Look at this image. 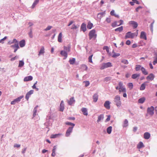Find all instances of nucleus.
Here are the masks:
<instances>
[{"instance_id":"f257e3e1","label":"nucleus","mask_w":157,"mask_h":157,"mask_svg":"<svg viewBox=\"0 0 157 157\" xmlns=\"http://www.w3.org/2000/svg\"><path fill=\"white\" fill-rule=\"evenodd\" d=\"M138 31L135 33H132L130 32L127 33L125 36V38L127 39V38H133L135 36H136L138 35Z\"/></svg>"},{"instance_id":"f03ea898","label":"nucleus","mask_w":157,"mask_h":157,"mask_svg":"<svg viewBox=\"0 0 157 157\" xmlns=\"http://www.w3.org/2000/svg\"><path fill=\"white\" fill-rule=\"evenodd\" d=\"M114 101L117 107H120L121 106V97L119 95H117L115 96Z\"/></svg>"},{"instance_id":"7ed1b4c3","label":"nucleus","mask_w":157,"mask_h":157,"mask_svg":"<svg viewBox=\"0 0 157 157\" xmlns=\"http://www.w3.org/2000/svg\"><path fill=\"white\" fill-rule=\"evenodd\" d=\"M89 36L90 40H91L92 38L95 39L97 37L95 30L94 29L90 31L89 33Z\"/></svg>"},{"instance_id":"20e7f679","label":"nucleus","mask_w":157,"mask_h":157,"mask_svg":"<svg viewBox=\"0 0 157 157\" xmlns=\"http://www.w3.org/2000/svg\"><path fill=\"white\" fill-rule=\"evenodd\" d=\"M112 66V63L110 62H108L106 63H103L101 66L100 69L103 70L105 68H107L109 67H110Z\"/></svg>"},{"instance_id":"39448f33","label":"nucleus","mask_w":157,"mask_h":157,"mask_svg":"<svg viewBox=\"0 0 157 157\" xmlns=\"http://www.w3.org/2000/svg\"><path fill=\"white\" fill-rule=\"evenodd\" d=\"M154 107L153 106H151V107L147 108V112L150 115L152 116L154 114Z\"/></svg>"},{"instance_id":"423d86ee","label":"nucleus","mask_w":157,"mask_h":157,"mask_svg":"<svg viewBox=\"0 0 157 157\" xmlns=\"http://www.w3.org/2000/svg\"><path fill=\"white\" fill-rule=\"evenodd\" d=\"M118 22H120V23L119 24H118L117 23V21H114L113 23H112V26L113 27L118 26L122 25L123 23V21L122 20H120L118 21Z\"/></svg>"},{"instance_id":"0eeeda50","label":"nucleus","mask_w":157,"mask_h":157,"mask_svg":"<svg viewBox=\"0 0 157 157\" xmlns=\"http://www.w3.org/2000/svg\"><path fill=\"white\" fill-rule=\"evenodd\" d=\"M73 129V127H69V128L67 130L65 134V136L66 137H68L70 136L72 132Z\"/></svg>"},{"instance_id":"6e6552de","label":"nucleus","mask_w":157,"mask_h":157,"mask_svg":"<svg viewBox=\"0 0 157 157\" xmlns=\"http://www.w3.org/2000/svg\"><path fill=\"white\" fill-rule=\"evenodd\" d=\"M23 96H20L14 100L13 101H12L11 102V105H14L16 103H17L21 101V99L23 98Z\"/></svg>"},{"instance_id":"1a4fd4ad","label":"nucleus","mask_w":157,"mask_h":157,"mask_svg":"<svg viewBox=\"0 0 157 157\" xmlns=\"http://www.w3.org/2000/svg\"><path fill=\"white\" fill-rule=\"evenodd\" d=\"M129 24L133 27L134 29L136 28L138 26V23L134 21H130L129 22Z\"/></svg>"},{"instance_id":"9d476101","label":"nucleus","mask_w":157,"mask_h":157,"mask_svg":"<svg viewBox=\"0 0 157 157\" xmlns=\"http://www.w3.org/2000/svg\"><path fill=\"white\" fill-rule=\"evenodd\" d=\"M110 102L109 101H106L104 103V105L107 109H109L110 108Z\"/></svg>"},{"instance_id":"9b49d317","label":"nucleus","mask_w":157,"mask_h":157,"mask_svg":"<svg viewBox=\"0 0 157 157\" xmlns=\"http://www.w3.org/2000/svg\"><path fill=\"white\" fill-rule=\"evenodd\" d=\"M33 90H31L27 93L25 96V98L27 100H29V97L31 94H33Z\"/></svg>"},{"instance_id":"f8f14e48","label":"nucleus","mask_w":157,"mask_h":157,"mask_svg":"<svg viewBox=\"0 0 157 157\" xmlns=\"http://www.w3.org/2000/svg\"><path fill=\"white\" fill-rule=\"evenodd\" d=\"M155 77V75L151 73L147 76L146 79L148 80H150L152 81L154 79Z\"/></svg>"},{"instance_id":"ddd939ff","label":"nucleus","mask_w":157,"mask_h":157,"mask_svg":"<svg viewBox=\"0 0 157 157\" xmlns=\"http://www.w3.org/2000/svg\"><path fill=\"white\" fill-rule=\"evenodd\" d=\"M140 37L141 39L147 40V36L146 33L143 31L141 32L140 33Z\"/></svg>"},{"instance_id":"4468645a","label":"nucleus","mask_w":157,"mask_h":157,"mask_svg":"<svg viewBox=\"0 0 157 157\" xmlns=\"http://www.w3.org/2000/svg\"><path fill=\"white\" fill-rule=\"evenodd\" d=\"M60 53L62 56L65 57L64 58V59H65L67 58V52L65 51L62 50L60 51Z\"/></svg>"},{"instance_id":"2eb2a0df","label":"nucleus","mask_w":157,"mask_h":157,"mask_svg":"<svg viewBox=\"0 0 157 157\" xmlns=\"http://www.w3.org/2000/svg\"><path fill=\"white\" fill-rule=\"evenodd\" d=\"M75 100L74 99V98L73 97L71 98L70 100L68 101V104L70 105H72L73 104L75 103Z\"/></svg>"},{"instance_id":"dca6fc26","label":"nucleus","mask_w":157,"mask_h":157,"mask_svg":"<svg viewBox=\"0 0 157 157\" xmlns=\"http://www.w3.org/2000/svg\"><path fill=\"white\" fill-rule=\"evenodd\" d=\"M150 137V134L148 132H146L144 133V137L145 139H148Z\"/></svg>"},{"instance_id":"f3484780","label":"nucleus","mask_w":157,"mask_h":157,"mask_svg":"<svg viewBox=\"0 0 157 157\" xmlns=\"http://www.w3.org/2000/svg\"><path fill=\"white\" fill-rule=\"evenodd\" d=\"M33 77L31 76H29L25 77L24 79L25 82L31 81L33 79Z\"/></svg>"},{"instance_id":"a211bd4d","label":"nucleus","mask_w":157,"mask_h":157,"mask_svg":"<svg viewBox=\"0 0 157 157\" xmlns=\"http://www.w3.org/2000/svg\"><path fill=\"white\" fill-rule=\"evenodd\" d=\"M64 109V102L63 101H61L60 106L59 110L61 111H63Z\"/></svg>"},{"instance_id":"6ab92c4d","label":"nucleus","mask_w":157,"mask_h":157,"mask_svg":"<svg viewBox=\"0 0 157 157\" xmlns=\"http://www.w3.org/2000/svg\"><path fill=\"white\" fill-rule=\"evenodd\" d=\"M81 29L85 32L86 30V25L84 23H83L81 26Z\"/></svg>"},{"instance_id":"aec40b11","label":"nucleus","mask_w":157,"mask_h":157,"mask_svg":"<svg viewBox=\"0 0 157 157\" xmlns=\"http://www.w3.org/2000/svg\"><path fill=\"white\" fill-rule=\"evenodd\" d=\"M105 14V11L99 13L97 15V17L99 19L101 18Z\"/></svg>"},{"instance_id":"412c9836","label":"nucleus","mask_w":157,"mask_h":157,"mask_svg":"<svg viewBox=\"0 0 157 157\" xmlns=\"http://www.w3.org/2000/svg\"><path fill=\"white\" fill-rule=\"evenodd\" d=\"M81 111L84 115L86 116H87L88 115L87 110L86 108H82L81 109Z\"/></svg>"},{"instance_id":"4be33fe9","label":"nucleus","mask_w":157,"mask_h":157,"mask_svg":"<svg viewBox=\"0 0 157 157\" xmlns=\"http://www.w3.org/2000/svg\"><path fill=\"white\" fill-rule=\"evenodd\" d=\"M20 46L22 48L25 45V41L24 40H22L20 41L19 43Z\"/></svg>"},{"instance_id":"5701e85b","label":"nucleus","mask_w":157,"mask_h":157,"mask_svg":"<svg viewBox=\"0 0 157 157\" xmlns=\"http://www.w3.org/2000/svg\"><path fill=\"white\" fill-rule=\"evenodd\" d=\"M62 135L61 133H58L56 134H52L51 136V138H56L58 137L61 136Z\"/></svg>"},{"instance_id":"b1692460","label":"nucleus","mask_w":157,"mask_h":157,"mask_svg":"<svg viewBox=\"0 0 157 157\" xmlns=\"http://www.w3.org/2000/svg\"><path fill=\"white\" fill-rule=\"evenodd\" d=\"M98 96L97 93L95 94L93 96V101L94 102H96L98 100Z\"/></svg>"},{"instance_id":"393cba45","label":"nucleus","mask_w":157,"mask_h":157,"mask_svg":"<svg viewBox=\"0 0 157 157\" xmlns=\"http://www.w3.org/2000/svg\"><path fill=\"white\" fill-rule=\"evenodd\" d=\"M44 47L43 46L41 48V49L39 52L38 54V56H40V55L44 54Z\"/></svg>"},{"instance_id":"a878e982","label":"nucleus","mask_w":157,"mask_h":157,"mask_svg":"<svg viewBox=\"0 0 157 157\" xmlns=\"http://www.w3.org/2000/svg\"><path fill=\"white\" fill-rule=\"evenodd\" d=\"M104 119V115L103 114H101L98 117V119L97 120L98 123L101 120H103Z\"/></svg>"},{"instance_id":"bb28decb","label":"nucleus","mask_w":157,"mask_h":157,"mask_svg":"<svg viewBox=\"0 0 157 157\" xmlns=\"http://www.w3.org/2000/svg\"><path fill=\"white\" fill-rule=\"evenodd\" d=\"M144 147L143 143L142 142H140L137 145V148L138 149H140Z\"/></svg>"},{"instance_id":"cd10ccee","label":"nucleus","mask_w":157,"mask_h":157,"mask_svg":"<svg viewBox=\"0 0 157 157\" xmlns=\"http://www.w3.org/2000/svg\"><path fill=\"white\" fill-rule=\"evenodd\" d=\"M141 71L143 74L145 75H147L148 74L147 71L143 67L141 68Z\"/></svg>"},{"instance_id":"c85d7f7f","label":"nucleus","mask_w":157,"mask_h":157,"mask_svg":"<svg viewBox=\"0 0 157 157\" xmlns=\"http://www.w3.org/2000/svg\"><path fill=\"white\" fill-rule=\"evenodd\" d=\"M11 47L13 48H19V42H17L16 43L14 44L11 45Z\"/></svg>"},{"instance_id":"c756f323","label":"nucleus","mask_w":157,"mask_h":157,"mask_svg":"<svg viewBox=\"0 0 157 157\" xmlns=\"http://www.w3.org/2000/svg\"><path fill=\"white\" fill-rule=\"evenodd\" d=\"M145 98L144 97H143L140 98L138 100V102L139 103H143L145 101Z\"/></svg>"},{"instance_id":"7c9ffc66","label":"nucleus","mask_w":157,"mask_h":157,"mask_svg":"<svg viewBox=\"0 0 157 157\" xmlns=\"http://www.w3.org/2000/svg\"><path fill=\"white\" fill-rule=\"evenodd\" d=\"M119 90L120 92H126V88L124 87H123L121 88H119Z\"/></svg>"},{"instance_id":"2f4dec72","label":"nucleus","mask_w":157,"mask_h":157,"mask_svg":"<svg viewBox=\"0 0 157 157\" xmlns=\"http://www.w3.org/2000/svg\"><path fill=\"white\" fill-rule=\"evenodd\" d=\"M128 125V121L127 119H125L124 121L123 126V127H127Z\"/></svg>"},{"instance_id":"473e14b6","label":"nucleus","mask_w":157,"mask_h":157,"mask_svg":"<svg viewBox=\"0 0 157 157\" xmlns=\"http://www.w3.org/2000/svg\"><path fill=\"white\" fill-rule=\"evenodd\" d=\"M140 74H134L132 75V78L134 79H136L137 77H139Z\"/></svg>"},{"instance_id":"72a5a7b5","label":"nucleus","mask_w":157,"mask_h":157,"mask_svg":"<svg viewBox=\"0 0 157 157\" xmlns=\"http://www.w3.org/2000/svg\"><path fill=\"white\" fill-rule=\"evenodd\" d=\"M112 126H109L107 128V132L109 134H110L112 131Z\"/></svg>"},{"instance_id":"f704fd0d","label":"nucleus","mask_w":157,"mask_h":157,"mask_svg":"<svg viewBox=\"0 0 157 157\" xmlns=\"http://www.w3.org/2000/svg\"><path fill=\"white\" fill-rule=\"evenodd\" d=\"M24 64V63L23 60H20L19 61L18 67H22Z\"/></svg>"},{"instance_id":"c9c22d12","label":"nucleus","mask_w":157,"mask_h":157,"mask_svg":"<svg viewBox=\"0 0 157 157\" xmlns=\"http://www.w3.org/2000/svg\"><path fill=\"white\" fill-rule=\"evenodd\" d=\"M39 0H35L33 3L32 6V8H33L36 6L38 4L39 2Z\"/></svg>"},{"instance_id":"e433bc0d","label":"nucleus","mask_w":157,"mask_h":157,"mask_svg":"<svg viewBox=\"0 0 157 157\" xmlns=\"http://www.w3.org/2000/svg\"><path fill=\"white\" fill-rule=\"evenodd\" d=\"M123 30V27L122 26H121L119 27H118L115 29V31L116 32H121Z\"/></svg>"},{"instance_id":"4c0bfd02","label":"nucleus","mask_w":157,"mask_h":157,"mask_svg":"<svg viewBox=\"0 0 157 157\" xmlns=\"http://www.w3.org/2000/svg\"><path fill=\"white\" fill-rule=\"evenodd\" d=\"M145 83L144 82V83L142 84L140 88V90H144L145 88Z\"/></svg>"},{"instance_id":"58836bf2","label":"nucleus","mask_w":157,"mask_h":157,"mask_svg":"<svg viewBox=\"0 0 157 157\" xmlns=\"http://www.w3.org/2000/svg\"><path fill=\"white\" fill-rule=\"evenodd\" d=\"M62 33H59L58 36V40L59 42H62Z\"/></svg>"},{"instance_id":"ea45409f","label":"nucleus","mask_w":157,"mask_h":157,"mask_svg":"<svg viewBox=\"0 0 157 157\" xmlns=\"http://www.w3.org/2000/svg\"><path fill=\"white\" fill-rule=\"evenodd\" d=\"M75 61V58H72L69 60V62L71 64H74Z\"/></svg>"},{"instance_id":"a19ab883","label":"nucleus","mask_w":157,"mask_h":157,"mask_svg":"<svg viewBox=\"0 0 157 157\" xmlns=\"http://www.w3.org/2000/svg\"><path fill=\"white\" fill-rule=\"evenodd\" d=\"M93 26L92 23H91L90 22H89L88 23L87 27V28L89 29H91Z\"/></svg>"},{"instance_id":"79ce46f5","label":"nucleus","mask_w":157,"mask_h":157,"mask_svg":"<svg viewBox=\"0 0 157 157\" xmlns=\"http://www.w3.org/2000/svg\"><path fill=\"white\" fill-rule=\"evenodd\" d=\"M65 124L67 125L71 126L70 127H73V128L75 126V124H74L69 122H66Z\"/></svg>"},{"instance_id":"37998d69","label":"nucleus","mask_w":157,"mask_h":157,"mask_svg":"<svg viewBox=\"0 0 157 157\" xmlns=\"http://www.w3.org/2000/svg\"><path fill=\"white\" fill-rule=\"evenodd\" d=\"M112 52L114 54L112 56V57L113 58H116L117 56H120V54L119 53H115L113 50V51Z\"/></svg>"},{"instance_id":"c03bdc74","label":"nucleus","mask_w":157,"mask_h":157,"mask_svg":"<svg viewBox=\"0 0 157 157\" xmlns=\"http://www.w3.org/2000/svg\"><path fill=\"white\" fill-rule=\"evenodd\" d=\"M64 49L65 51L67 52H69L70 51V47L69 46L67 47L64 46Z\"/></svg>"},{"instance_id":"a18cd8bd","label":"nucleus","mask_w":157,"mask_h":157,"mask_svg":"<svg viewBox=\"0 0 157 157\" xmlns=\"http://www.w3.org/2000/svg\"><path fill=\"white\" fill-rule=\"evenodd\" d=\"M128 86L130 90H132L133 87V84L132 83L129 82L128 84Z\"/></svg>"},{"instance_id":"49530a36","label":"nucleus","mask_w":157,"mask_h":157,"mask_svg":"<svg viewBox=\"0 0 157 157\" xmlns=\"http://www.w3.org/2000/svg\"><path fill=\"white\" fill-rule=\"evenodd\" d=\"M142 67L141 66V65H136V66L135 68L136 70V71H139L140 70H141V68Z\"/></svg>"},{"instance_id":"de8ad7c7","label":"nucleus","mask_w":157,"mask_h":157,"mask_svg":"<svg viewBox=\"0 0 157 157\" xmlns=\"http://www.w3.org/2000/svg\"><path fill=\"white\" fill-rule=\"evenodd\" d=\"M111 79V78L110 77H108L105 78L104 79V81L106 82H108Z\"/></svg>"},{"instance_id":"09e8293b","label":"nucleus","mask_w":157,"mask_h":157,"mask_svg":"<svg viewBox=\"0 0 157 157\" xmlns=\"http://www.w3.org/2000/svg\"><path fill=\"white\" fill-rule=\"evenodd\" d=\"M79 26H77L75 24H73L71 28V29H76Z\"/></svg>"},{"instance_id":"8fccbe9b","label":"nucleus","mask_w":157,"mask_h":157,"mask_svg":"<svg viewBox=\"0 0 157 157\" xmlns=\"http://www.w3.org/2000/svg\"><path fill=\"white\" fill-rule=\"evenodd\" d=\"M121 62L125 64H127L128 63V61L127 60L125 59H123L121 61Z\"/></svg>"},{"instance_id":"3c124183","label":"nucleus","mask_w":157,"mask_h":157,"mask_svg":"<svg viewBox=\"0 0 157 157\" xmlns=\"http://www.w3.org/2000/svg\"><path fill=\"white\" fill-rule=\"evenodd\" d=\"M103 49L106 50L107 53H109V48L107 46H105L103 47Z\"/></svg>"},{"instance_id":"603ef678","label":"nucleus","mask_w":157,"mask_h":157,"mask_svg":"<svg viewBox=\"0 0 157 157\" xmlns=\"http://www.w3.org/2000/svg\"><path fill=\"white\" fill-rule=\"evenodd\" d=\"M93 56V55H92L89 56L88 58V61L89 62L92 63V57Z\"/></svg>"},{"instance_id":"864d4df0","label":"nucleus","mask_w":157,"mask_h":157,"mask_svg":"<svg viewBox=\"0 0 157 157\" xmlns=\"http://www.w3.org/2000/svg\"><path fill=\"white\" fill-rule=\"evenodd\" d=\"M29 35L31 38H32L33 37L32 29H31L30 32L29 33Z\"/></svg>"},{"instance_id":"5fc2aeb1","label":"nucleus","mask_w":157,"mask_h":157,"mask_svg":"<svg viewBox=\"0 0 157 157\" xmlns=\"http://www.w3.org/2000/svg\"><path fill=\"white\" fill-rule=\"evenodd\" d=\"M7 38V36H5L3 38L0 40V43H4V41Z\"/></svg>"},{"instance_id":"6e6d98bb","label":"nucleus","mask_w":157,"mask_h":157,"mask_svg":"<svg viewBox=\"0 0 157 157\" xmlns=\"http://www.w3.org/2000/svg\"><path fill=\"white\" fill-rule=\"evenodd\" d=\"M18 42V41H17L16 39H14L11 41V43H10V44H15Z\"/></svg>"},{"instance_id":"4d7b16f0","label":"nucleus","mask_w":157,"mask_h":157,"mask_svg":"<svg viewBox=\"0 0 157 157\" xmlns=\"http://www.w3.org/2000/svg\"><path fill=\"white\" fill-rule=\"evenodd\" d=\"M18 56H15L11 58L10 59V60L11 61H13L14 60H15L18 59Z\"/></svg>"},{"instance_id":"13d9d810","label":"nucleus","mask_w":157,"mask_h":157,"mask_svg":"<svg viewBox=\"0 0 157 157\" xmlns=\"http://www.w3.org/2000/svg\"><path fill=\"white\" fill-rule=\"evenodd\" d=\"M84 82L85 83V86L87 87L90 85V82L88 81H84Z\"/></svg>"},{"instance_id":"bf43d9fd","label":"nucleus","mask_w":157,"mask_h":157,"mask_svg":"<svg viewBox=\"0 0 157 157\" xmlns=\"http://www.w3.org/2000/svg\"><path fill=\"white\" fill-rule=\"evenodd\" d=\"M52 27L51 26H48L45 29V31H48L50 30L52 28Z\"/></svg>"},{"instance_id":"052dcab7","label":"nucleus","mask_w":157,"mask_h":157,"mask_svg":"<svg viewBox=\"0 0 157 157\" xmlns=\"http://www.w3.org/2000/svg\"><path fill=\"white\" fill-rule=\"evenodd\" d=\"M154 23V21L151 23L150 25V29L152 32L153 31V24Z\"/></svg>"},{"instance_id":"680f3d73","label":"nucleus","mask_w":157,"mask_h":157,"mask_svg":"<svg viewBox=\"0 0 157 157\" xmlns=\"http://www.w3.org/2000/svg\"><path fill=\"white\" fill-rule=\"evenodd\" d=\"M119 88L122 87L123 86V84L121 82H119L118 83Z\"/></svg>"},{"instance_id":"e2e57ef3","label":"nucleus","mask_w":157,"mask_h":157,"mask_svg":"<svg viewBox=\"0 0 157 157\" xmlns=\"http://www.w3.org/2000/svg\"><path fill=\"white\" fill-rule=\"evenodd\" d=\"M106 21L108 23H109L111 22V19L110 18L107 17L106 19Z\"/></svg>"},{"instance_id":"0e129e2a","label":"nucleus","mask_w":157,"mask_h":157,"mask_svg":"<svg viewBox=\"0 0 157 157\" xmlns=\"http://www.w3.org/2000/svg\"><path fill=\"white\" fill-rule=\"evenodd\" d=\"M38 107V105H36L34 109L33 110V112H35L36 113L37 111V108Z\"/></svg>"},{"instance_id":"69168bd1","label":"nucleus","mask_w":157,"mask_h":157,"mask_svg":"<svg viewBox=\"0 0 157 157\" xmlns=\"http://www.w3.org/2000/svg\"><path fill=\"white\" fill-rule=\"evenodd\" d=\"M156 63H157V57L155 58L153 62V64L154 65H155Z\"/></svg>"},{"instance_id":"338daca9","label":"nucleus","mask_w":157,"mask_h":157,"mask_svg":"<svg viewBox=\"0 0 157 157\" xmlns=\"http://www.w3.org/2000/svg\"><path fill=\"white\" fill-rule=\"evenodd\" d=\"M67 119L69 120H74L75 118L74 117H69Z\"/></svg>"},{"instance_id":"774afa93","label":"nucleus","mask_w":157,"mask_h":157,"mask_svg":"<svg viewBox=\"0 0 157 157\" xmlns=\"http://www.w3.org/2000/svg\"><path fill=\"white\" fill-rule=\"evenodd\" d=\"M110 14L112 16H113V15H114V14H115V11L114 10H112L110 13Z\"/></svg>"}]
</instances>
